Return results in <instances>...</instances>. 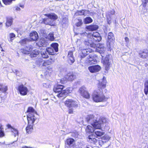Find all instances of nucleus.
I'll list each match as a JSON object with an SVG mask.
<instances>
[{
    "label": "nucleus",
    "mask_w": 148,
    "mask_h": 148,
    "mask_svg": "<svg viewBox=\"0 0 148 148\" xmlns=\"http://www.w3.org/2000/svg\"><path fill=\"white\" fill-rule=\"evenodd\" d=\"M101 69V67L98 65L90 66L88 67V69L91 73H96L98 72Z\"/></svg>",
    "instance_id": "f8f14e48"
},
{
    "label": "nucleus",
    "mask_w": 148,
    "mask_h": 148,
    "mask_svg": "<svg viewBox=\"0 0 148 148\" xmlns=\"http://www.w3.org/2000/svg\"><path fill=\"white\" fill-rule=\"evenodd\" d=\"M44 23L46 25H53V21L49 18L48 17L45 18L43 19Z\"/></svg>",
    "instance_id": "5701e85b"
},
{
    "label": "nucleus",
    "mask_w": 148,
    "mask_h": 148,
    "mask_svg": "<svg viewBox=\"0 0 148 148\" xmlns=\"http://www.w3.org/2000/svg\"><path fill=\"white\" fill-rule=\"evenodd\" d=\"M65 143L69 146L73 145L75 144V140L73 138H69L66 140Z\"/></svg>",
    "instance_id": "c756f323"
},
{
    "label": "nucleus",
    "mask_w": 148,
    "mask_h": 148,
    "mask_svg": "<svg viewBox=\"0 0 148 148\" xmlns=\"http://www.w3.org/2000/svg\"><path fill=\"white\" fill-rule=\"evenodd\" d=\"M9 36L10 38L12 39V38L15 37V35L13 33H11L10 34Z\"/></svg>",
    "instance_id": "5fc2aeb1"
},
{
    "label": "nucleus",
    "mask_w": 148,
    "mask_h": 148,
    "mask_svg": "<svg viewBox=\"0 0 148 148\" xmlns=\"http://www.w3.org/2000/svg\"><path fill=\"white\" fill-rule=\"evenodd\" d=\"M8 90L7 86L0 84V90L3 92H5Z\"/></svg>",
    "instance_id": "c9c22d12"
},
{
    "label": "nucleus",
    "mask_w": 148,
    "mask_h": 148,
    "mask_svg": "<svg viewBox=\"0 0 148 148\" xmlns=\"http://www.w3.org/2000/svg\"><path fill=\"white\" fill-rule=\"evenodd\" d=\"M80 50L81 52L80 53V56L82 59L85 57L89 53L92 51V50L90 49H84L82 47H81Z\"/></svg>",
    "instance_id": "1a4fd4ad"
},
{
    "label": "nucleus",
    "mask_w": 148,
    "mask_h": 148,
    "mask_svg": "<svg viewBox=\"0 0 148 148\" xmlns=\"http://www.w3.org/2000/svg\"><path fill=\"white\" fill-rule=\"evenodd\" d=\"M59 81H60V82L62 83V84H64V83H65V82L64 81L63 82V81L62 79V80H59Z\"/></svg>",
    "instance_id": "0e129e2a"
},
{
    "label": "nucleus",
    "mask_w": 148,
    "mask_h": 148,
    "mask_svg": "<svg viewBox=\"0 0 148 148\" xmlns=\"http://www.w3.org/2000/svg\"><path fill=\"white\" fill-rule=\"evenodd\" d=\"M144 86V92L147 95L148 92V81H147L145 82Z\"/></svg>",
    "instance_id": "ea45409f"
},
{
    "label": "nucleus",
    "mask_w": 148,
    "mask_h": 148,
    "mask_svg": "<svg viewBox=\"0 0 148 148\" xmlns=\"http://www.w3.org/2000/svg\"><path fill=\"white\" fill-rule=\"evenodd\" d=\"M37 114L29 113L27 115V119L29 124H33L35 121L37 119Z\"/></svg>",
    "instance_id": "0eeeda50"
},
{
    "label": "nucleus",
    "mask_w": 148,
    "mask_h": 148,
    "mask_svg": "<svg viewBox=\"0 0 148 148\" xmlns=\"http://www.w3.org/2000/svg\"><path fill=\"white\" fill-rule=\"evenodd\" d=\"M51 82L49 81H47L45 83L43 84V86L46 88H49L51 87Z\"/></svg>",
    "instance_id": "58836bf2"
},
{
    "label": "nucleus",
    "mask_w": 148,
    "mask_h": 148,
    "mask_svg": "<svg viewBox=\"0 0 148 148\" xmlns=\"http://www.w3.org/2000/svg\"><path fill=\"white\" fill-rule=\"evenodd\" d=\"M18 88L20 94L22 95H26L28 92L27 88L23 84L19 85Z\"/></svg>",
    "instance_id": "9b49d317"
},
{
    "label": "nucleus",
    "mask_w": 148,
    "mask_h": 148,
    "mask_svg": "<svg viewBox=\"0 0 148 148\" xmlns=\"http://www.w3.org/2000/svg\"><path fill=\"white\" fill-rule=\"evenodd\" d=\"M45 16L49 18L53 22L58 18L57 16L54 13H51L50 14H45Z\"/></svg>",
    "instance_id": "6ab92c4d"
},
{
    "label": "nucleus",
    "mask_w": 148,
    "mask_h": 148,
    "mask_svg": "<svg viewBox=\"0 0 148 148\" xmlns=\"http://www.w3.org/2000/svg\"><path fill=\"white\" fill-rule=\"evenodd\" d=\"M2 49H1V51H3V49L2 48H1Z\"/></svg>",
    "instance_id": "774afa93"
},
{
    "label": "nucleus",
    "mask_w": 148,
    "mask_h": 148,
    "mask_svg": "<svg viewBox=\"0 0 148 148\" xmlns=\"http://www.w3.org/2000/svg\"><path fill=\"white\" fill-rule=\"evenodd\" d=\"M88 36L90 37V38L85 41L84 44L86 45L90 46L94 48L96 47V44L94 43V41L99 42L101 39L100 34L97 32H94L91 35H88Z\"/></svg>",
    "instance_id": "f03ea898"
},
{
    "label": "nucleus",
    "mask_w": 148,
    "mask_h": 148,
    "mask_svg": "<svg viewBox=\"0 0 148 148\" xmlns=\"http://www.w3.org/2000/svg\"><path fill=\"white\" fill-rule=\"evenodd\" d=\"M13 19L11 17L7 18L5 23L6 26L7 27L10 26L12 24Z\"/></svg>",
    "instance_id": "b1692460"
},
{
    "label": "nucleus",
    "mask_w": 148,
    "mask_h": 148,
    "mask_svg": "<svg viewBox=\"0 0 148 148\" xmlns=\"http://www.w3.org/2000/svg\"><path fill=\"white\" fill-rule=\"evenodd\" d=\"M46 70L47 71V72L48 73H49V72L48 71H52V69L51 68H50L49 69L48 68H47Z\"/></svg>",
    "instance_id": "13d9d810"
},
{
    "label": "nucleus",
    "mask_w": 148,
    "mask_h": 148,
    "mask_svg": "<svg viewBox=\"0 0 148 148\" xmlns=\"http://www.w3.org/2000/svg\"><path fill=\"white\" fill-rule=\"evenodd\" d=\"M47 37V39L51 41L53 40L54 39L53 34L52 33H49Z\"/></svg>",
    "instance_id": "37998d69"
},
{
    "label": "nucleus",
    "mask_w": 148,
    "mask_h": 148,
    "mask_svg": "<svg viewBox=\"0 0 148 148\" xmlns=\"http://www.w3.org/2000/svg\"><path fill=\"white\" fill-rule=\"evenodd\" d=\"M64 104L65 106L70 108H76L79 107L78 102L72 99H68L66 100L64 102Z\"/></svg>",
    "instance_id": "20e7f679"
},
{
    "label": "nucleus",
    "mask_w": 148,
    "mask_h": 148,
    "mask_svg": "<svg viewBox=\"0 0 148 148\" xmlns=\"http://www.w3.org/2000/svg\"><path fill=\"white\" fill-rule=\"evenodd\" d=\"M97 122H98L99 124L100 125V127L97 129L100 130L103 125L107 123V120L106 118L102 117L99 119V120H97Z\"/></svg>",
    "instance_id": "dca6fc26"
},
{
    "label": "nucleus",
    "mask_w": 148,
    "mask_h": 148,
    "mask_svg": "<svg viewBox=\"0 0 148 148\" xmlns=\"http://www.w3.org/2000/svg\"><path fill=\"white\" fill-rule=\"evenodd\" d=\"M32 49L31 45L26 46L24 48L22 49V52L24 54H29Z\"/></svg>",
    "instance_id": "aec40b11"
},
{
    "label": "nucleus",
    "mask_w": 148,
    "mask_h": 148,
    "mask_svg": "<svg viewBox=\"0 0 148 148\" xmlns=\"http://www.w3.org/2000/svg\"><path fill=\"white\" fill-rule=\"evenodd\" d=\"M109 13L110 14H109V15H113L114 14V10H112Z\"/></svg>",
    "instance_id": "6e6d98bb"
},
{
    "label": "nucleus",
    "mask_w": 148,
    "mask_h": 148,
    "mask_svg": "<svg viewBox=\"0 0 148 148\" xmlns=\"http://www.w3.org/2000/svg\"><path fill=\"white\" fill-rule=\"evenodd\" d=\"M82 24V20L81 19H78V21L76 23V25L77 27L80 26Z\"/></svg>",
    "instance_id": "09e8293b"
},
{
    "label": "nucleus",
    "mask_w": 148,
    "mask_h": 148,
    "mask_svg": "<svg viewBox=\"0 0 148 148\" xmlns=\"http://www.w3.org/2000/svg\"><path fill=\"white\" fill-rule=\"evenodd\" d=\"M5 134L3 130V129L2 128L1 125L0 124V137H2L4 136Z\"/></svg>",
    "instance_id": "49530a36"
},
{
    "label": "nucleus",
    "mask_w": 148,
    "mask_h": 148,
    "mask_svg": "<svg viewBox=\"0 0 148 148\" xmlns=\"http://www.w3.org/2000/svg\"><path fill=\"white\" fill-rule=\"evenodd\" d=\"M33 124H29L26 128V130L27 133L30 134L32 131L33 130Z\"/></svg>",
    "instance_id": "7c9ffc66"
},
{
    "label": "nucleus",
    "mask_w": 148,
    "mask_h": 148,
    "mask_svg": "<svg viewBox=\"0 0 148 148\" xmlns=\"http://www.w3.org/2000/svg\"><path fill=\"white\" fill-rule=\"evenodd\" d=\"M92 97L93 101L96 102L105 101L108 99L105 97L102 91L99 90L94 91L92 95Z\"/></svg>",
    "instance_id": "7ed1b4c3"
},
{
    "label": "nucleus",
    "mask_w": 148,
    "mask_h": 148,
    "mask_svg": "<svg viewBox=\"0 0 148 148\" xmlns=\"http://www.w3.org/2000/svg\"><path fill=\"white\" fill-rule=\"evenodd\" d=\"M72 90L73 88H67L65 90H62V92L58 94L57 96L59 98L64 97L66 95L71 93L72 92Z\"/></svg>",
    "instance_id": "9d476101"
},
{
    "label": "nucleus",
    "mask_w": 148,
    "mask_h": 148,
    "mask_svg": "<svg viewBox=\"0 0 148 148\" xmlns=\"http://www.w3.org/2000/svg\"><path fill=\"white\" fill-rule=\"evenodd\" d=\"M58 45L57 43H52L50 47H48L46 49L47 53L50 55H54L56 52L58 51Z\"/></svg>",
    "instance_id": "39448f33"
},
{
    "label": "nucleus",
    "mask_w": 148,
    "mask_h": 148,
    "mask_svg": "<svg viewBox=\"0 0 148 148\" xmlns=\"http://www.w3.org/2000/svg\"><path fill=\"white\" fill-rule=\"evenodd\" d=\"M29 36L30 38L32 40H36L38 37V34L36 32H31Z\"/></svg>",
    "instance_id": "a211bd4d"
},
{
    "label": "nucleus",
    "mask_w": 148,
    "mask_h": 148,
    "mask_svg": "<svg viewBox=\"0 0 148 148\" xmlns=\"http://www.w3.org/2000/svg\"><path fill=\"white\" fill-rule=\"evenodd\" d=\"M16 10L17 11H20L21 10L20 8L18 7H16Z\"/></svg>",
    "instance_id": "bf43d9fd"
},
{
    "label": "nucleus",
    "mask_w": 148,
    "mask_h": 148,
    "mask_svg": "<svg viewBox=\"0 0 148 148\" xmlns=\"http://www.w3.org/2000/svg\"><path fill=\"white\" fill-rule=\"evenodd\" d=\"M51 63V62L49 60H47L46 61L43 62L42 64V66H47L50 64Z\"/></svg>",
    "instance_id": "de8ad7c7"
},
{
    "label": "nucleus",
    "mask_w": 148,
    "mask_h": 148,
    "mask_svg": "<svg viewBox=\"0 0 148 148\" xmlns=\"http://www.w3.org/2000/svg\"><path fill=\"white\" fill-rule=\"evenodd\" d=\"M12 132H13L12 135L14 136V137L17 136V139L18 138V131L14 128H12Z\"/></svg>",
    "instance_id": "79ce46f5"
},
{
    "label": "nucleus",
    "mask_w": 148,
    "mask_h": 148,
    "mask_svg": "<svg viewBox=\"0 0 148 148\" xmlns=\"http://www.w3.org/2000/svg\"><path fill=\"white\" fill-rule=\"evenodd\" d=\"M40 51L38 49H36L32 51L30 53V56L32 58H34L39 55Z\"/></svg>",
    "instance_id": "f3484780"
},
{
    "label": "nucleus",
    "mask_w": 148,
    "mask_h": 148,
    "mask_svg": "<svg viewBox=\"0 0 148 148\" xmlns=\"http://www.w3.org/2000/svg\"><path fill=\"white\" fill-rule=\"evenodd\" d=\"M69 114H72L73 113V111L72 109H69Z\"/></svg>",
    "instance_id": "4d7b16f0"
},
{
    "label": "nucleus",
    "mask_w": 148,
    "mask_h": 148,
    "mask_svg": "<svg viewBox=\"0 0 148 148\" xmlns=\"http://www.w3.org/2000/svg\"><path fill=\"white\" fill-rule=\"evenodd\" d=\"M114 37L113 34L112 32H110L108 34V40L109 41L112 42L113 41Z\"/></svg>",
    "instance_id": "4c0bfd02"
},
{
    "label": "nucleus",
    "mask_w": 148,
    "mask_h": 148,
    "mask_svg": "<svg viewBox=\"0 0 148 148\" xmlns=\"http://www.w3.org/2000/svg\"><path fill=\"white\" fill-rule=\"evenodd\" d=\"M95 129H94V131L93 132H95V135L97 136H101L102 135H103L104 134V132H103L102 130H101V129L100 130V131H95Z\"/></svg>",
    "instance_id": "f704fd0d"
},
{
    "label": "nucleus",
    "mask_w": 148,
    "mask_h": 148,
    "mask_svg": "<svg viewBox=\"0 0 148 148\" xmlns=\"http://www.w3.org/2000/svg\"><path fill=\"white\" fill-rule=\"evenodd\" d=\"M84 15L88 16L89 15L90 13V12L89 10H84Z\"/></svg>",
    "instance_id": "3c124183"
},
{
    "label": "nucleus",
    "mask_w": 148,
    "mask_h": 148,
    "mask_svg": "<svg viewBox=\"0 0 148 148\" xmlns=\"http://www.w3.org/2000/svg\"><path fill=\"white\" fill-rule=\"evenodd\" d=\"M106 79L103 77L102 80L99 82L98 85V88L101 89L105 88L106 87Z\"/></svg>",
    "instance_id": "2eb2a0df"
},
{
    "label": "nucleus",
    "mask_w": 148,
    "mask_h": 148,
    "mask_svg": "<svg viewBox=\"0 0 148 148\" xmlns=\"http://www.w3.org/2000/svg\"><path fill=\"white\" fill-rule=\"evenodd\" d=\"M92 21V19L90 17H87L84 19V21L85 24L90 23Z\"/></svg>",
    "instance_id": "e433bc0d"
},
{
    "label": "nucleus",
    "mask_w": 148,
    "mask_h": 148,
    "mask_svg": "<svg viewBox=\"0 0 148 148\" xmlns=\"http://www.w3.org/2000/svg\"><path fill=\"white\" fill-rule=\"evenodd\" d=\"M125 42H126V46H127V45H128V44L129 42V39L127 37H125Z\"/></svg>",
    "instance_id": "864d4df0"
},
{
    "label": "nucleus",
    "mask_w": 148,
    "mask_h": 148,
    "mask_svg": "<svg viewBox=\"0 0 148 148\" xmlns=\"http://www.w3.org/2000/svg\"><path fill=\"white\" fill-rule=\"evenodd\" d=\"M111 55H107L103 61V64L105 66L106 70L107 71L109 70L110 68V66L111 62Z\"/></svg>",
    "instance_id": "6e6552de"
},
{
    "label": "nucleus",
    "mask_w": 148,
    "mask_h": 148,
    "mask_svg": "<svg viewBox=\"0 0 148 148\" xmlns=\"http://www.w3.org/2000/svg\"><path fill=\"white\" fill-rule=\"evenodd\" d=\"M140 57L142 58H146L148 57V51L147 50H144L140 51L139 53Z\"/></svg>",
    "instance_id": "4be33fe9"
},
{
    "label": "nucleus",
    "mask_w": 148,
    "mask_h": 148,
    "mask_svg": "<svg viewBox=\"0 0 148 148\" xmlns=\"http://www.w3.org/2000/svg\"><path fill=\"white\" fill-rule=\"evenodd\" d=\"M27 112H29V113H32L33 114H37L34 108L31 107H29L27 110Z\"/></svg>",
    "instance_id": "a19ab883"
},
{
    "label": "nucleus",
    "mask_w": 148,
    "mask_h": 148,
    "mask_svg": "<svg viewBox=\"0 0 148 148\" xmlns=\"http://www.w3.org/2000/svg\"><path fill=\"white\" fill-rule=\"evenodd\" d=\"M38 44L40 45V46L44 47L46 46L47 42L44 38H41Z\"/></svg>",
    "instance_id": "473e14b6"
},
{
    "label": "nucleus",
    "mask_w": 148,
    "mask_h": 148,
    "mask_svg": "<svg viewBox=\"0 0 148 148\" xmlns=\"http://www.w3.org/2000/svg\"><path fill=\"white\" fill-rule=\"evenodd\" d=\"M19 6L21 8H24V5L21 4H19Z\"/></svg>",
    "instance_id": "680f3d73"
},
{
    "label": "nucleus",
    "mask_w": 148,
    "mask_h": 148,
    "mask_svg": "<svg viewBox=\"0 0 148 148\" xmlns=\"http://www.w3.org/2000/svg\"><path fill=\"white\" fill-rule=\"evenodd\" d=\"M73 51H69L68 55L69 62L71 64H73L75 61L73 55Z\"/></svg>",
    "instance_id": "ddd939ff"
},
{
    "label": "nucleus",
    "mask_w": 148,
    "mask_h": 148,
    "mask_svg": "<svg viewBox=\"0 0 148 148\" xmlns=\"http://www.w3.org/2000/svg\"><path fill=\"white\" fill-rule=\"evenodd\" d=\"M63 20H67V18H63Z\"/></svg>",
    "instance_id": "69168bd1"
},
{
    "label": "nucleus",
    "mask_w": 148,
    "mask_h": 148,
    "mask_svg": "<svg viewBox=\"0 0 148 148\" xmlns=\"http://www.w3.org/2000/svg\"><path fill=\"white\" fill-rule=\"evenodd\" d=\"M43 62V60L41 58L37 59L35 61L36 64L38 65L39 66L42 67Z\"/></svg>",
    "instance_id": "72a5a7b5"
},
{
    "label": "nucleus",
    "mask_w": 148,
    "mask_h": 148,
    "mask_svg": "<svg viewBox=\"0 0 148 148\" xmlns=\"http://www.w3.org/2000/svg\"><path fill=\"white\" fill-rule=\"evenodd\" d=\"M86 28L90 31L96 30L98 28V26L96 25H92L86 27Z\"/></svg>",
    "instance_id": "cd10ccee"
},
{
    "label": "nucleus",
    "mask_w": 148,
    "mask_h": 148,
    "mask_svg": "<svg viewBox=\"0 0 148 148\" xmlns=\"http://www.w3.org/2000/svg\"><path fill=\"white\" fill-rule=\"evenodd\" d=\"M40 53L42 57L43 58H48V53L46 49H42Z\"/></svg>",
    "instance_id": "c85d7f7f"
},
{
    "label": "nucleus",
    "mask_w": 148,
    "mask_h": 148,
    "mask_svg": "<svg viewBox=\"0 0 148 148\" xmlns=\"http://www.w3.org/2000/svg\"><path fill=\"white\" fill-rule=\"evenodd\" d=\"M66 78L69 81H72L76 78V76L73 73H70L68 74Z\"/></svg>",
    "instance_id": "393cba45"
},
{
    "label": "nucleus",
    "mask_w": 148,
    "mask_h": 148,
    "mask_svg": "<svg viewBox=\"0 0 148 148\" xmlns=\"http://www.w3.org/2000/svg\"><path fill=\"white\" fill-rule=\"evenodd\" d=\"M30 40L27 38H25L21 40L19 42L22 45H23L27 43Z\"/></svg>",
    "instance_id": "c03bdc74"
},
{
    "label": "nucleus",
    "mask_w": 148,
    "mask_h": 148,
    "mask_svg": "<svg viewBox=\"0 0 148 148\" xmlns=\"http://www.w3.org/2000/svg\"><path fill=\"white\" fill-rule=\"evenodd\" d=\"M142 5L146 10H148V0H142Z\"/></svg>",
    "instance_id": "2f4dec72"
},
{
    "label": "nucleus",
    "mask_w": 148,
    "mask_h": 148,
    "mask_svg": "<svg viewBox=\"0 0 148 148\" xmlns=\"http://www.w3.org/2000/svg\"><path fill=\"white\" fill-rule=\"evenodd\" d=\"M97 50V51H98L100 54H102L106 50V48L104 47L103 45L99 44Z\"/></svg>",
    "instance_id": "a878e982"
},
{
    "label": "nucleus",
    "mask_w": 148,
    "mask_h": 148,
    "mask_svg": "<svg viewBox=\"0 0 148 148\" xmlns=\"http://www.w3.org/2000/svg\"><path fill=\"white\" fill-rule=\"evenodd\" d=\"M110 138L111 137L107 135H105L103 137V138L107 141L109 140L110 139Z\"/></svg>",
    "instance_id": "603ef678"
},
{
    "label": "nucleus",
    "mask_w": 148,
    "mask_h": 148,
    "mask_svg": "<svg viewBox=\"0 0 148 148\" xmlns=\"http://www.w3.org/2000/svg\"><path fill=\"white\" fill-rule=\"evenodd\" d=\"M107 19H107V21H108V23L109 24H110L111 23V20H109V18L108 17H107Z\"/></svg>",
    "instance_id": "052dcab7"
},
{
    "label": "nucleus",
    "mask_w": 148,
    "mask_h": 148,
    "mask_svg": "<svg viewBox=\"0 0 148 148\" xmlns=\"http://www.w3.org/2000/svg\"><path fill=\"white\" fill-rule=\"evenodd\" d=\"M63 88V86L62 85H58L54 86L53 91L56 93L61 92L62 91V90Z\"/></svg>",
    "instance_id": "412c9836"
},
{
    "label": "nucleus",
    "mask_w": 148,
    "mask_h": 148,
    "mask_svg": "<svg viewBox=\"0 0 148 148\" xmlns=\"http://www.w3.org/2000/svg\"><path fill=\"white\" fill-rule=\"evenodd\" d=\"M9 128H12L11 126L10 125H9L8 126Z\"/></svg>",
    "instance_id": "338daca9"
},
{
    "label": "nucleus",
    "mask_w": 148,
    "mask_h": 148,
    "mask_svg": "<svg viewBox=\"0 0 148 148\" xmlns=\"http://www.w3.org/2000/svg\"><path fill=\"white\" fill-rule=\"evenodd\" d=\"M95 135L94 134H91L87 138L88 142L93 143H95L97 142V140L96 138Z\"/></svg>",
    "instance_id": "4468645a"
},
{
    "label": "nucleus",
    "mask_w": 148,
    "mask_h": 148,
    "mask_svg": "<svg viewBox=\"0 0 148 148\" xmlns=\"http://www.w3.org/2000/svg\"><path fill=\"white\" fill-rule=\"evenodd\" d=\"M78 91L81 95L84 97L86 99H88L90 98V95L85 87L82 86L80 87L79 88Z\"/></svg>",
    "instance_id": "423d86ee"
},
{
    "label": "nucleus",
    "mask_w": 148,
    "mask_h": 148,
    "mask_svg": "<svg viewBox=\"0 0 148 148\" xmlns=\"http://www.w3.org/2000/svg\"><path fill=\"white\" fill-rule=\"evenodd\" d=\"M84 10L81 11H78L76 13V14L77 15H84Z\"/></svg>",
    "instance_id": "8fccbe9b"
},
{
    "label": "nucleus",
    "mask_w": 148,
    "mask_h": 148,
    "mask_svg": "<svg viewBox=\"0 0 148 148\" xmlns=\"http://www.w3.org/2000/svg\"><path fill=\"white\" fill-rule=\"evenodd\" d=\"M85 121L90 123L92 126L90 125L87 126L86 130L87 132H92L94 129H97L100 127V125L97 122V119L92 114L88 115L86 117Z\"/></svg>",
    "instance_id": "f257e3e1"
},
{
    "label": "nucleus",
    "mask_w": 148,
    "mask_h": 148,
    "mask_svg": "<svg viewBox=\"0 0 148 148\" xmlns=\"http://www.w3.org/2000/svg\"><path fill=\"white\" fill-rule=\"evenodd\" d=\"M94 55L93 54H90L88 57V63L90 64L94 63L95 62L96 60L94 59Z\"/></svg>",
    "instance_id": "bb28decb"
},
{
    "label": "nucleus",
    "mask_w": 148,
    "mask_h": 148,
    "mask_svg": "<svg viewBox=\"0 0 148 148\" xmlns=\"http://www.w3.org/2000/svg\"><path fill=\"white\" fill-rule=\"evenodd\" d=\"M15 0H3V2L6 5H9L12 3L13 1H14Z\"/></svg>",
    "instance_id": "a18cd8bd"
},
{
    "label": "nucleus",
    "mask_w": 148,
    "mask_h": 148,
    "mask_svg": "<svg viewBox=\"0 0 148 148\" xmlns=\"http://www.w3.org/2000/svg\"><path fill=\"white\" fill-rule=\"evenodd\" d=\"M3 26L2 23L0 22V29Z\"/></svg>",
    "instance_id": "e2e57ef3"
}]
</instances>
